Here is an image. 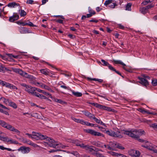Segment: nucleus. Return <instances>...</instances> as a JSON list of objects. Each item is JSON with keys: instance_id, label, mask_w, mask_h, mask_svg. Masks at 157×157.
<instances>
[{"instance_id": "obj_42", "label": "nucleus", "mask_w": 157, "mask_h": 157, "mask_svg": "<svg viewBox=\"0 0 157 157\" xmlns=\"http://www.w3.org/2000/svg\"><path fill=\"white\" fill-rule=\"evenodd\" d=\"M6 68L0 63V72H4Z\"/></svg>"}, {"instance_id": "obj_46", "label": "nucleus", "mask_w": 157, "mask_h": 157, "mask_svg": "<svg viewBox=\"0 0 157 157\" xmlns=\"http://www.w3.org/2000/svg\"><path fill=\"white\" fill-rule=\"evenodd\" d=\"M101 61L102 63V64L103 65L108 66L109 64L104 59H101Z\"/></svg>"}, {"instance_id": "obj_43", "label": "nucleus", "mask_w": 157, "mask_h": 157, "mask_svg": "<svg viewBox=\"0 0 157 157\" xmlns=\"http://www.w3.org/2000/svg\"><path fill=\"white\" fill-rule=\"evenodd\" d=\"M152 85L154 86H157V79H153L152 80L151 82Z\"/></svg>"}, {"instance_id": "obj_34", "label": "nucleus", "mask_w": 157, "mask_h": 157, "mask_svg": "<svg viewBox=\"0 0 157 157\" xmlns=\"http://www.w3.org/2000/svg\"><path fill=\"white\" fill-rule=\"evenodd\" d=\"M147 149L151 151L152 153H156L157 154V149L155 148H147Z\"/></svg>"}, {"instance_id": "obj_58", "label": "nucleus", "mask_w": 157, "mask_h": 157, "mask_svg": "<svg viewBox=\"0 0 157 157\" xmlns=\"http://www.w3.org/2000/svg\"><path fill=\"white\" fill-rule=\"evenodd\" d=\"M71 119L74 121L75 122L77 123H79L80 120L79 119H76L74 117H72Z\"/></svg>"}, {"instance_id": "obj_9", "label": "nucleus", "mask_w": 157, "mask_h": 157, "mask_svg": "<svg viewBox=\"0 0 157 157\" xmlns=\"http://www.w3.org/2000/svg\"><path fill=\"white\" fill-rule=\"evenodd\" d=\"M50 143L49 144L48 146L51 147H65V146L59 142H56L53 139L51 138Z\"/></svg>"}, {"instance_id": "obj_61", "label": "nucleus", "mask_w": 157, "mask_h": 157, "mask_svg": "<svg viewBox=\"0 0 157 157\" xmlns=\"http://www.w3.org/2000/svg\"><path fill=\"white\" fill-rule=\"evenodd\" d=\"M86 125L87 126H90L92 127H94V124H93L90 123H89V122H87L86 123Z\"/></svg>"}, {"instance_id": "obj_44", "label": "nucleus", "mask_w": 157, "mask_h": 157, "mask_svg": "<svg viewBox=\"0 0 157 157\" xmlns=\"http://www.w3.org/2000/svg\"><path fill=\"white\" fill-rule=\"evenodd\" d=\"M19 11H20V14L21 17H24L26 15V13L24 10H19Z\"/></svg>"}, {"instance_id": "obj_7", "label": "nucleus", "mask_w": 157, "mask_h": 157, "mask_svg": "<svg viewBox=\"0 0 157 157\" xmlns=\"http://www.w3.org/2000/svg\"><path fill=\"white\" fill-rule=\"evenodd\" d=\"M87 151L91 153L97 157H103L102 155L98 152L99 151H101V150L97 148H94V149L92 148H86Z\"/></svg>"}, {"instance_id": "obj_4", "label": "nucleus", "mask_w": 157, "mask_h": 157, "mask_svg": "<svg viewBox=\"0 0 157 157\" xmlns=\"http://www.w3.org/2000/svg\"><path fill=\"white\" fill-rule=\"evenodd\" d=\"M13 71L21 75L26 78H29L33 81L35 80L36 78L34 76L28 74L26 72H24L21 69L18 68H14L13 69Z\"/></svg>"}, {"instance_id": "obj_63", "label": "nucleus", "mask_w": 157, "mask_h": 157, "mask_svg": "<svg viewBox=\"0 0 157 157\" xmlns=\"http://www.w3.org/2000/svg\"><path fill=\"white\" fill-rule=\"evenodd\" d=\"M102 10V8L99 7H97L96 8V10L97 12H99Z\"/></svg>"}, {"instance_id": "obj_17", "label": "nucleus", "mask_w": 157, "mask_h": 157, "mask_svg": "<svg viewBox=\"0 0 157 157\" xmlns=\"http://www.w3.org/2000/svg\"><path fill=\"white\" fill-rule=\"evenodd\" d=\"M19 19V16L17 13H13L12 16L9 17V21L10 22H13Z\"/></svg>"}, {"instance_id": "obj_56", "label": "nucleus", "mask_w": 157, "mask_h": 157, "mask_svg": "<svg viewBox=\"0 0 157 157\" xmlns=\"http://www.w3.org/2000/svg\"><path fill=\"white\" fill-rule=\"evenodd\" d=\"M2 134H5V133L0 131V140H2V138H5L6 137L1 136V135Z\"/></svg>"}, {"instance_id": "obj_41", "label": "nucleus", "mask_w": 157, "mask_h": 157, "mask_svg": "<svg viewBox=\"0 0 157 157\" xmlns=\"http://www.w3.org/2000/svg\"><path fill=\"white\" fill-rule=\"evenodd\" d=\"M16 23L19 25H22L23 26L26 25V22H22L21 20L17 21Z\"/></svg>"}, {"instance_id": "obj_24", "label": "nucleus", "mask_w": 157, "mask_h": 157, "mask_svg": "<svg viewBox=\"0 0 157 157\" xmlns=\"http://www.w3.org/2000/svg\"><path fill=\"white\" fill-rule=\"evenodd\" d=\"M19 6V3H16L15 2H13L9 3L6 6H7L10 8H15Z\"/></svg>"}, {"instance_id": "obj_40", "label": "nucleus", "mask_w": 157, "mask_h": 157, "mask_svg": "<svg viewBox=\"0 0 157 157\" xmlns=\"http://www.w3.org/2000/svg\"><path fill=\"white\" fill-rule=\"evenodd\" d=\"M140 11L142 13L145 14L147 12V10L145 7L141 8L140 9Z\"/></svg>"}, {"instance_id": "obj_19", "label": "nucleus", "mask_w": 157, "mask_h": 157, "mask_svg": "<svg viewBox=\"0 0 157 157\" xmlns=\"http://www.w3.org/2000/svg\"><path fill=\"white\" fill-rule=\"evenodd\" d=\"M21 139L22 140V141L23 143H26L34 147H36L38 146L36 144L33 143L32 141L29 140L24 139L23 138H21Z\"/></svg>"}, {"instance_id": "obj_13", "label": "nucleus", "mask_w": 157, "mask_h": 157, "mask_svg": "<svg viewBox=\"0 0 157 157\" xmlns=\"http://www.w3.org/2000/svg\"><path fill=\"white\" fill-rule=\"evenodd\" d=\"M41 136V139H39V140H45V141L44 142V144L45 146H48L49 144L50 143L51 138L48 137L46 135H44L41 134L40 136Z\"/></svg>"}, {"instance_id": "obj_11", "label": "nucleus", "mask_w": 157, "mask_h": 157, "mask_svg": "<svg viewBox=\"0 0 157 157\" xmlns=\"http://www.w3.org/2000/svg\"><path fill=\"white\" fill-rule=\"evenodd\" d=\"M84 131L86 133H90L94 136H104V135L100 132L95 131L94 130L91 129H86Z\"/></svg>"}, {"instance_id": "obj_29", "label": "nucleus", "mask_w": 157, "mask_h": 157, "mask_svg": "<svg viewBox=\"0 0 157 157\" xmlns=\"http://www.w3.org/2000/svg\"><path fill=\"white\" fill-rule=\"evenodd\" d=\"M90 104L96 107L97 108L102 109L103 106L102 105H101L97 103H94V102H91L90 103Z\"/></svg>"}, {"instance_id": "obj_35", "label": "nucleus", "mask_w": 157, "mask_h": 157, "mask_svg": "<svg viewBox=\"0 0 157 157\" xmlns=\"http://www.w3.org/2000/svg\"><path fill=\"white\" fill-rule=\"evenodd\" d=\"M31 115L32 116L37 119H40L41 118V116L40 115L37 113H33Z\"/></svg>"}, {"instance_id": "obj_62", "label": "nucleus", "mask_w": 157, "mask_h": 157, "mask_svg": "<svg viewBox=\"0 0 157 157\" xmlns=\"http://www.w3.org/2000/svg\"><path fill=\"white\" fill-rule=\"evenodd\" d=\"M136 140H138L139 142H141V143H145V141H146V140H144L142 139H140V138H138V139H136Z\"/></svg>"}, {"instance_id": "obj_10", "label": "nucleus", "mask_w": 157, "mask_h": 157, "mask_svg": "<svg viewBox=\"0 0 157 157\" xmlns=\"http://www.w3.org/2000/svg\"><path fill=\"white\" fill-rule=\"evenodd\" d=\"M0 85L4 86L6 87L9 88L10 89L17 90V87L15 86L10 84L9 83H7L5 81H2L0 79Z\"/></svg>"}, {"instance_id": "obj_23", "label": "nucleus", "mask_w": 157, "mask_h": 157, "mask_svg": "<svg viewBox=\"0 0 157 157\" xmlns=\"http://www.w3.org/2000/svg\"><path fill=\"white\" fill-rule=\"evenodd\" d=\"M92 144L93 145L96 146H97V147H103L104 146H105V147H106L105 145L103 144L101 142L99 141H94L92 143Z\"/></svg>"}, {"instance_id": "obj_14", "label": "nucleus", "mask_w": 157, "mask_h": 157, "mask_svg": "<svg viewBox=\"0 0 157 157\" xmlns=\"http://www.w3.org/2000/svg\"><path fill=\"white\" fill-rule=\"evenodd\" d=\"M128 153L132 157H139L140 155L139 151L133 149L129 151Z\"/></svg>"}, {"instance_id": "obj_50", "label": "nucleus", "mask_w": 157, "mask_h": 157, "mask_svg": "<svg viewBox=\"0 0 157 157\" xmlns=\"http://www.w3.org/2000/svg\"><path fill=\"white\" fill-rule=\"evenodd\" d=\"M0 149L2 150H7L8 151H13L15 150H12L10 148H0Z\"/></svg>"}, {"instance_id": "obj_55", "label": "nucleus", "mask_w": 157, "mask_h": 157, "mask_svg": "<svg viewBox=\"0 0 157 157\" xmlns=\"http://www.w3.org/2000/svg\"><path fill=\"white\" fill-rule=\"evenodd\" d=\"M109 67V68L111 70L114 71H115V69L111 65H110V64L108 66Z\"/></svg>"}, {"instance_id": "obj_26", "label": "nucleus", "mask_w": 157, "mask_h": 157, "mask_svg": "<svg viewBox=\"0 0 157 157\" xmlns=\"http://www.w3.org/2000/svg\"><path fill=\"white\" fill-rule=\"evenodd\" d=\"M145 145H142L143 147H154L153 144L150 142L146 140L144 143Z\"/></svg>"}, {"instance_id": "obj_47", "label": "nucleus", "mask_w": 157, "mask_h": 157, "mask_svg": "<svg viewBox=\"0 0 157 157\" xmlns=\"http://www.w3.org/2000/svg\"><path fill=\"white\" fill-rule=\"evenodd\" d=\"M26 25H28L30 27H36L35 25H34L32 22L29 21L28 22H26Z\"/></svg>"}, {"instance_id": "obj_16", "label": "nucleus", "mask_w": 157, "mask_h": 157, "mask_svg": "<svg viewBox=\"0 0 157 157\" xmlns=\"http://www.w3.org/2000/svg\"><path fill=\"white\" fill-rule=\"evenodd\" d=\"M138 78L140 80V81L139 82L143 86L147 87V86L149 85V82L146 79L140 77H138Z\"/></svg>"}, {"instance_id": "obj_60", "label": "nucleus", "mask_w": 157, "mask_h": 157, "mask_svg": "<svg viewBox=\"0 0 157 157\" xmlns=\"http://www.w3.org/2000/svg\"><path fill=\"white\" fill-rule=\"evenodd\" d=\"M0 57H1L2 59L4 60H6L8 59L7 58L6 56H3L2 55H0Z\"/></svg>"}, {"instance_id": "obj_20", "label": "nucleus", "mask_w": 157, "mask_h": 157, "mask_svg": "<svg viewBox=\"0 0 157 157\" xmlns=\"http://www.w3.org/2000/svg\"><path fill=\"white\" fill-rule=\"evenodd\" d=\"M83 113L87 117L90 119H94L95 117L94 114L90 113L87 111H84Z\"/></svg>"}, {"instance_id": "obj_3", "label": "nucleus", "mask_w": 157, "mask_h": 157, "mask_svg": "<svg viewBox=\"0 0 157 157\" xmlns=\"http://www.w3.org/2000/svg\"><path fill=\"white\" fill-rule=\"evenodd\" d=\"M0 125L2 127L10 131L16 132L18 135H19L20 133V132L19 130L3 120H0Z\"/></svg>"}, {"instance_id": "obj_1", "label": "nucleus", "mask_w": 157, "mask_h": 157, "mask_svg": "<svg viewBox=\"0 0 157 157\" xmlns=\"http://www.w3.org/2000/svg\"><path fill=\"white\" fill-rule=\"evenodd\" d=\"M124 134L136 140L139 138L140 136L143 135H144L145 132L141 129L137 130L136 129H132L130 130H125Z\"/></svg>"}, {"instance_id": "obj_18", "label": "nucleus", "mask_w": 157, "mask_h": 157, "mask_svg": "<svg viewBox=\"0 0 157 157\" xmlns=\"http://www.w3.org/2000/svg\"><path fill=\"white\" fill-rule=\"evenodd\" d=\"M2 138V141L9 142L10 144H19V143L17 141L13 139H9L7 137H6L5 138Z\"/></svg>"}, {"instance_id": "obj_51", "label": "nucleus", "mask_w": 157, "mask_h": 157, "mask_svg": "<svg viewBox=\"0 0 157 157\" xmlns=\"http://www.w3.org/2000/svg\"><path fill=\"white\" fill-rule=\"evenodd\" d=\"M34 2L33 0H27L26 3L28 4H32L34 3Z\"/></svg>"}, {"instance_id": "obj_39", "label": "nucleus", "mask_w": 157, "mask_h": 157, "mask_svg": "<svg viewBox=\"0 0 157 157\" xmlns=\"http://www.w3.org/2000/svg\"><path fill=\"white\" fill-rule=\"evenodd\" d=\"M54 101L56 102L59 103L61 104H65L66 102L63 101L61 99H58L57 98H55L54 99Z\"/></svg>"}, {"instance_id": "obj_38", "label": "nucleus", "mask_w": 157, "mask_h": 157, "mask_svg": "<svg viewBox=\"0 0 157 157\" xmlns=\"http://www.w3.org/2000/svg\"><path fill=\"white\" fill-rule=\"evenodd\" d=\"M114 0H107L105 1L104 3V4L105 6H107L108 5H110L113 2Z\"/></svg>"}, {"instance_id": "obj_37", "label": "nucleus", "mask_w": 157, "mask_h": 157, "mask_svg": "<svg viewBox=\"0 0 157 157\" xmlns=\"http://www.w3.org/2000/svg\"><path fill=\"white\" fill-rule=\"evenodd\" d=\"M117 6V5L116 3V2L114 0L113 2L110 4V5L109 6V7L110 8H114L115 7Z\"/></svg>"}, {"instance_id": "obj_48", "label": "nucleus", "mask_w": 157, "mask_h": 157, "mask_svg": "<svg viewBox=\"0 0 157 157\" xmlns=\"http://www.w3.org/2000/svg\"><path fill=\"white\" fill-rule=\"evenodd\" d=\"M67 152L69 153H71L73 154L74 155L76 156L77 157L79 155V154L77 151H72L71 152H70L68 151V152Z\"/></svg>"}, {"instance_id": "obj_59", "label": "nucleus", "mask_w": 157, "mask_h": 157, "mask_svg": "<svg viewBox=\"0 0 157 157\" xmlns=\"http://www.w3.org/2000/svg\"><path fill=\"white\" fill-rule=\"evenodd\" d=\"M86 121H84L83 120H80L79 123H80L82 124L86 125Z\"/></svg>"}, {"instance_id": "obj_21", "label": "nucleus", "mask_w": 157, "mask_h": 157, "mask_svg": "<svg viewBox=\"0 0 157 157\" xmlns=\"http://www.w3.org/2000/svg\"><path fill=\"white\" fill-rule=\"evenodd\" d=\"M108 147H122L121 144L116 142H111Z\"/></svg>"}, {"instance_id": "obj_30", "label": "nucleus", "mask_w": 157, "mask_h": 157, "mask_svg": "<svg viewBox=\"0 0 157 157\" xmlns=\"http://www.w3.org/2000/svg\"><path fill=\"white\" fill-rule=\"evenodd\" d=\"M139 111L142 113H146L148 114H153L152 113L149 112L147 111L146 110L144 109V108H140L139 109Z\"/></svg>"}, {"instance_id": "obj_25", "label": "nucleus", "mask_w": 157, "mask_h": 157, "mask_svg": "<svg viewBox=\"0 0 157 157\" xmlns=\"http://www.w3.org/2000/svg\"><path fill=\"white\" fill-rule=\"evenodd\" d=\"M33 95L36 96V97L40 98L41 99H47L50 100L49 99L47 98L46 96H44L43 94H40L39 93H37L36 92H35V94Z\"/></svg>"}, {"instance_id": "obj_36", "label": "nucleus", "mask_w": 157, "mask_h": 157, "mask_svg": "<svg viewBox=\"0 0 157 157\" xmlns=\"http://www.w3.org/2000/svg\"><path fill=\"white\" fill-rule=\"evenodd\" d=\"M88 12L89 13L92 15H94L96 14L95 12L90 7H89L88 8Z\"/></svg>"}, {"instance_id": "obj_22", "label": "nucleus", "mask_w": 157, "mask_h": 157, "mask_svg": "<svg viewBox=\"0 0 157 157\" xmlns=\"http://www.w3.org/2000/svg\"><path fill=\"white\" fill-rule=\"evenodd\" d=\"M18 150L21 151L23 153H26L29 152L30 149V148H19Z\"/></svg>"}, {"instance_id": "obj_57", "label": "nucleus", "mask_w": 157, "mask_h": 157, "mask_svg": "<svg viewBox=\"0 0 157 157\" xmlns=\"http://www.w3.org/2000/svg\"><path fill=\"white\" fill-rule=\"evenodd\" d=\"M154 6V5H153L152 4H151L150 5H148L147 6L145 7L146 8L147 10H148V9H150L152 7H153Z\"/></svg>"}, {"instance_id": "obj_5", "label": "nucleus", "mask_w": 157, "mask_h": 157, "mask_svg": "<svg viewBox=\"0 0 157 157\" xmlns=\"http://www.w3.org/2000/svg\"><path fill=\"white\" fill-rule=\"evenodd\" d=\"M20 85L24 87H25V90L29 93H30L32 95H33L35 92L36 90H37V88L32 87L29 85H27L24 83H22Z\"/></svg>"}, {"instance_id": "obj_49", "label": "nucleus", "mask_w": 157, "mask_h": 157, "mask_svg": "<svg viewBox=\"0 0 157 157\" xmlns=\"http://www.w3.org/2000/svg\"><path fill=\"white\" fill-rule=\"evenodd\" d=\"M2 101L3 102L6 104L8 103L9 104V102L10 101L8 99H6L4 98H2Z\"/></svg>"}, {"instance_id": "obj_52", "label": "nucleus", "mask_w": 157, "mask_h": 157, "mask_svg": "<svg viewBox=\"0 0 157 157\" xmlns=\"http://www.w3.org/2000/svg\"><path fill=\"white\" fill-rule=\"evenodd\" d=\"M60 87L62 88H63L64 89L69 90L70 89V88L69 86H67L64 85H61Z\"/></svg>"}, {"instance_id": "obj_45", "label": "nucleus", "mask_w": 157, "mask_h": 157, "mask_svg": "<svg viewBox=\"0 0 157 157\" xmlns=\"http://www.w3.org/2000/svg\"><path fill=\"white\" fill-rule=\"evenodd\" d=\"M102 109L106 110L108 111H112V109L109 107L103 105Z\"/></svg>"}, {"instance_id": "obj_31", "label": "nucleus", "mask_w": 157, "mask_h": 157, "mask_svg": "<svg viewBox=\"0 0 157 157\" xmlns=\"http://www.w3.org/2000/svg\"><path fill=\"white\" fill-rule=\"evenodd\" d=\"M71 92H72V94L73 95L77 97H81L82 95V93L79 92H75L74 90H72Z\"/></svg>"}, {"instance_id": "obj_12", "label": "nucleus", "mask_w": 157, "mask_h": 157, "mask_svg": "<svg viewBox=\"0 0 157 157\" xmlns=\"http://www.w3.org/2000/svg\"><path fill=\"white\" fill-rule=\"evenodd\" d=\"M70 140V142H72L73 143L75 144L76 146H80V147H93L92 146L89 147L88 145H84L83 144L77 140Z\"/></svg>"}, {"instance_id": "obj_64", "label": "nucleus", "mask_w": 157, "mask_h": 157, "mask_svg": "<svg viewBox=\"0 0 157 157\" xmlns=\"http://www.w3.org/2000/svg\"><path fill=\"white\" fill-rule=\"evenodd\" d=\"M56 22L59 23L63 24V21L61 19H58L56 20Z\"/></svg>"}, {"instance_id": "obj_27", "label": "nucleus", "mask_w": 157, "mask_h": 157, "mask_svg": "<svg viewBox=\"0 0 157 157\" xmlns=\"http://www.w3.org/2000/svg\"><path fill=\"white\" fill-rule=\"evenodd\" d=\"M93 119L96 122V123L100 125H102L105 127H106L105 124L103 123L102 121L100 119H98L97 118L95 117H94Z\"/></svg>"}, {"instance_id": "obj_28", "label": "nucleus", "mask_w": 157, "mask_h": 157, "mask_svg": "<svg viewBox=\"0 0 157 157\" xmlns=\"http://www.w3.org/2000/svg\"><path fill=\"white\" fill-rule=\"evenodd\" d=\"M19 31L22 34L26 33H28L27 29L25 27H19Z\"/></svg>"}, {"instance_id": "obj_2", "label": "nucleus", "mask_w": 157, "mask_h": 157, "mask_svg": "<svg viewBox=\"0 0 157 157\" xmlns=\"http://www.w3.org/2000/svg\"><path fill=\"white\" fill-rule=\"evenodd\" d=\"M125 131V130H120L118 129H117L116 132L112 130L106 131L105 133L112 137L120 139L123 137V134H124Z\"/></svg>"}, {"instance_id": "obj_53", "label": "nucleus", "mask_w": 157, "mask_h": 157, "mask_svg": "<svg viewBox=\"0 0 157 157\" xmlns=\"http://www.w3.org/2000/svg\"><path fill=\"white\" fill-rule=\"evenodd\" d=\"M151 126L155 129L157 130V124H156L154 123L151 124Z\"/></svg>"}, {"instance_id": "obj_8", "label": "nucleus", "mask_w": 157, "mask_h": 157, "mask_svg": "<svg viewBox=\"0 0 157 157\" xmlns=\"http://www.w3.org/2000/svg\"><path fill=\"white\" fill-rule=\"evenodd\" d=\"M32 134H30L26 133L25 134L28 136L30 138H31L34 140H39V139H41V137H42L41 136H40V133L33 132Z\"/></svg>"}, {"instance_id": "obj_32", "label": "nucleus", "mask_w": 157, "mask_h": 157, "mask_svg": "<svg viewBox=\"0 0 157 157\" xmlns=\"http://www.w3.org/2000/svg\"><path fill=\"white\" fill-rule=\"evenodd\" d=\"M8 104L9 106L12 107L14 109H16L17 107L16 104L15 103L11 101L9 102Z\"/></svg>"}, {"instance_id": "obj_6", "label": "nucleus", "mask_w": 157, "mask_h": 157, "mask_svg": "<svg viewBox=\"0 0 157 157\" xmlns=\"http://www.w3.org/2000/svg\"><path fill=\"white\" fill-rule=\"evenodd\" d=\"M113 62L116 64H120L123 65V68L127 72L129 73H132L133 72V70L131 67L126 66V64L124 63L121 60H113Z\"/></svg>"}, {"instance_id": "obj_33", "label": "nucleus", "mask_w": 157, "mask_h": 157, "mask_svg": "<svg viewBox=\"0 0 157 157\" xmlns=\"http://www.w3.org/2000/svg\"><path fill=\"white\" fill-rule=\"evenodd\" d=\"M132 5V4L130 3H128L126 6L125 10L128 11H131V8Z\"/></svg>"}, {"instance_id": "obj_15", "label": "nucleus", "mask_w": 157, "mask_h": 157, "mask_svg": "<svg viewBox=\"0 0 157 157\" xmlns=\"http://www.w3.org/2000/svg\"><path fill=\"white\" fill-rule=\"evenodd\" d=\"M40 71L41 73L46 75H49L51 77L53 75V72L47 69H42L40 70Z\"/></svg>"}, {"instance_id": "obj_54", "label": "nucleus", "mask_w": 157, "mask_h": 157, "mask_svg": "<svg viewBox=\"0 0 157 157\" xmlns=\"http://www.w3.org/2000/svg\"><path fill=\"white\" fill-rule=\"evenodd\" d=\"M39 62L40 63H44V62L45 63H47V64L48 65H49L51 66L52 67H53L52 66V65L49 64L48 62H47L44 61L43 60H40V61Z\"/></svg>"}]
</instances>
